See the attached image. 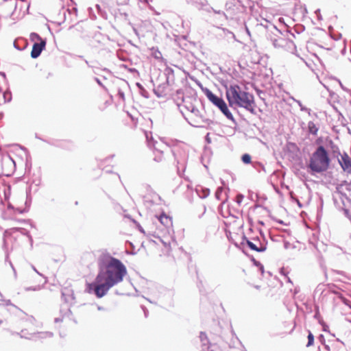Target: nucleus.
<instances>
[{
    "label": "nucleus",
    "instance_id": "f257e3e1",
    "mask_svg": "<svg viewBox=\"0 0 351 351\" xmlns=\"http://www.w3.org/2000/svg\"><path fill=\"white\" fill-rule=\"evenodd\" d=\"M126 273L125 265L119 260L111 258L105 267L100 268L95 281L88 284V288L97 298H102L110 288L123 280Z\"/></svg>",
    "mask_w": 351,
    "mask_h": 351
},
{
    "label": "nucleus",
    "instance_id": "f03ea898",
    "mask_svg": "<svg viewBox=\"0 0 351 351\" xmlns=\"http://www.w3.org/2000/svg\"><path fill=\"white\" fill-rule=\"evenodd\" d=\"M226 95L230 107H240L252 113L255 110L254 97L252 94L243 90L237 84L230 85L226 88Z\"/></svg>",
    "mask_w": 351,
    "mask_h": 351
},
{
    "label": "nucleus",
    "instance_id": "7ed1b4c3",
    "mask_svg": "<svg viewBox=\"0 0 351 351\" xmlns=\"http://www.w3.org/2000/svg\"><path fill=\"white\" fill-rule=\"evenodd\" d=\"M330 159L324 146H319L311 154L308 167L313 172L322 173L328 170Z\"/></svg>",
    "mask_w": 351,
    "mask_h": 351
},
{
    "label": "nucleus",
    "instance_id": "20e7f679",
    "mask_svg": "<svg viewBox=\"0 0 351 351\" xmlns=\"http://www.w3.org/2000/svg\"><path fill=\"white\" fill-rule=\"evenodd\" d=\"M196 99L187 97L183 99L182 112L186 120L192 125H195L197 112L195 106Z\"/></svg>",
    "mask_w": 351,
    "mask_h": 351
},
{
    "label": "nucleus",
    "instance_id": "39448f33",
    "mask_svg": "<svg viewBox=\"0 0 351 351\" xmlns=\"http://www.w3.org/2000/svg\"><path fill=\"white\" fill-rule=\"evenodd\" d=\"M205 93L208 100L217 107L221 112L226 117L227 119L234 121V117L231 112L229 110L228 106L225 101L221 98L214 95L211 91L208 89L202 88Z\"/></svg>",
    "mask_w": 351,
    "mask_h": 351
},
{
    "label": "nucleus",
    "instance_id": "423d86ee",
    "mask_svg": "<svg viewBox=\"0 0 351 351\" xmlns=\"http://www.w3.org/2000/svg\"><path fill=\"white\" fill-rule=\"evenodd\" d=\"M200 218L202 226L206 229L213 227L216 221L215 214L211 209L205 210Z\"/></svg>",
    "mask_w": 351,
    "mask_h": 351
},
{
    "label": "nucleus",
    "instance_id": "0eeeda50",
    "mask_svg": "<svg viewBox=\"0 0 351 351\" xmlns=\"http://www.w3.org/2000/svg\"><path fill=\"white\" fill-rule=\"evenodd\" d=\"M338 155L340 156V158H338V162L343 171L351 174V158L346 152L341 154L338 151Z\"/></svg>",
    "mask_w": 351,
    "mask_h": 351
},
{
    "label": "nucleus",
    "instance_id": "6e6552de",
    "mask_svg": "<svg viewBox=\"0 0 351 351\" xmlns=\"http://www.w3.org/2000/svg\"><path fill=\"white\" fill-rule=\"evenodd\" d=\"M34 36H36L38 38V40H40L39 43H35L33 45L32 49L31 51L32 58H36L40 56L42 51L45 48L46 42L45 40H43L38 35L34 34Z\"/></svg>",
    "mask_w": 351,
    "mask_h": 351
},
{
    "label": "nucleus",
    "instance_id": "1a4fd4ad",
    "mask_svg": "<svg viewBox=\"0 0 351 351\" xmlns=\"http://www.w3.org/2000/svg\"><path fill=\"white\" fill-rule=\"evenodd\" d=\"M247 246L254 251L258 252H263L266 250V245L261 243L258 239H253L252 240H247Z\"/></svg>",
    "mask_w": 351,
    "mask_h": 351
},
{
    "label": "nucleus",
    "instance_id": "9d476101",
    "mask_svg": "<svg viewBox=\"0 0 351 351\" xmlns=\"http://www.w3.org/2000/svg\"><path fill=\"white\" fill-rule=\"evenodd\" d=\"M158 220L166 228H170L173 226V221L171 217L167 215L165 213H162L159 217H158Z\"/></svg>",
    "mask_w": 351,
    "mask_h": 351
},
{
    "label": "nucleus",
    "instance_id": "9b49d317",
    "mask_svg": "<svg viewBox=\"0 0 351 351\" xmlns=\"http://www.w3.org/2000/svg\"><path fill=\"white\" fill-rule=\"evenodd\" d=\"M215 197L221 201L222 203H225V202L228 199V196L226 192L225 191L223 187H219L215 193Z\"/></svg>",
    "mask_w": 351,
    "mask_h": 351
},
{
    "label": "nucleus",
    "instance_id": "f8f14e48",
    "mask_svg": "<svg viewBox=\"0 0 351 351\" xmlns=\"http://www.w3.org/2000/svg\"><path fill=\"white\" fill-rule=\"evenodd\" d=\"M199 338L201 339V341L202 342V346L204 347V349L206 350L207 351H213L212 350H210L211 345L209 343L208 337L204 332L200 333Z\"/></svg>",
    "mask_w": 351,
    "mask_h": 351
},
{
    "label": "nucleus",
    "instance_id": "ddd939ff",
    "mask_svg": "<svg viewBox=\"0 0 351 351\" xmlns=\"http://www.w3.org/2000/svg\"><path fill=\"white\" fill-rule=\"evenodd\" d=\"M309 132L313 135H316L318 132V128L313 122H309L308 124Z\"/></svg>",
    "mask_w": 351,
    "mask_h": 351
},
{
    "label": "nucleus",
    "instance_id": "4468645a",
    "mask_svg": "<svg viewBox=\"0 0 351 351\" xmlns=\"http://www.w3.org/2000/svg\"><path fill=\"white\" fill-rule=\"evenodd\" d=\"M242 161L245 164H250L251 162V156L248 154H245L242 156Z\"/></svg>",
    "mask_w": 351,
    "mask_h": 351
},
{
    "label": "nucleus",
    "instance_id": "2eb2a0df",
    "mask_svg": "<svg viewBox=\"0 0 351 351\" xmlns=\"http://www.w3.org/2000/svg\"><path fill=\"white\" fill-rule=\"evenodd\" d=\"M314 343V336L311 332H309L308 335V343L306 345L307 347L311 346Z\"/></svg>",
    "mask_w": 351,
    "mask_h": 351
},
{
    "label": "nucleus",
    "instance_id": "dca6fc26",
    "mask_svg": "<svg viewBox=\"0 0 351 351\" xmlns=\"http://www.w3.org/2000/svg\"><path fill=\"white\" fill-rule=\"evenodd\" d=\"M202 195L201 197L204 198L206 197L210 194V190L208 189H202ZM200 197V195H199Z\"/></svg>",
    "mask_w": 351,
    "mask_h": 351
},
{
    "label": "nucleus",
    "instance_id": "f3484780",
    "mask_svg": "<svg viewBox=\"0 0 351 351\" xmlns=\"http://www.w3.org/2000/svg\"><path fill=\"white\" fill-rule=\"evenodd\" d=\"M243 198V196L242 195H237L236 197L237 202L238 204H240Z\"/></svg>",
    "mask_w": 351,
    "mask_h": 351
},
{
    "label": "nucleus",
    "instance_id": "a211bd4d",
    "mask_svg": "<svg viewBox=\"0 0 351 351\" xmlns=\"http://www.w3.org/2000/svg\"><path fill=\"white\" fill-rule=\"evenodd\" d=\"M160 154V156H158V159H156L155 158V160H156L157 162H160L162 159V153H159Z\"/></svg>",
    "mask_w": 351,
    "mask_h": 351
},
{
    "label": "nucleus",
    "instance_id": "6ab92c4d",
    "mask_svg": "<svg viewBox=\"0 0 351 351\" xmlns=\"http://www.w3.org/2000/svg\"><path fill=\"white\" fill-rule=\"evenodd\" d=\"M337 149H339V147H337ZM337 151H339V150H337ZM333 152H334V154H335L336 153H337V154H338V152H336V151H335V150L333 151ZM339 156V155H338V154H337V155H336V156H337V157H338Z\"/></svg>",
    "mask_w": 351,
    "mask_h": 351
},
{
    "label": "nucleus",
    "instance_id": "aec40b11",
    "mask_svg": "<svg viewBox=\"0 0 351 351\" xmlns=\"http://www.w3.org/2000/svg\"><path fill=\"white\" fill-rule=\"evenodd\" d=\"M2 323V320L0 319V324Z\"/></svg>",
    "mask_w": 351,
    "mask_h": 351
}]
</instances>
